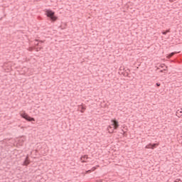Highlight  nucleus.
<instances>
[{
  "label": "nucleus",
  "instance_id": "f257e3e1",
  "mask_svg": "<svg viewBox=\"0 0 182 182\" xmlns=\"http://www.w3.org/2000/svg\"><path fill=\"white\" fill-rule=\"evenodd\" d=\"M111 122H112V124H110L107 127V130L109 133H113L114 130H117V129L119 128V122H117V120L112 119Z\"/></svg>",
  "mask_w": 182,
  "mask_h": 182
},
{
  "label": "nucleus",
  "instance_id": "f03ea898",
  "mask_svg": "<svg viewBox=\"0 0 182 182\" xmlns=\"http://www.w3.org/2000/svg\"><path fill=\"white\" fill-rule=\"evenodd\" d=\"M46 15L50 18L51 22H55V21H58V16H55V11L52 10H46Z\"/></svg>",
  "mask_w": 182,
  "mask_h": 182
},
{
  "label": "nucleus",
  "instance_id": "7ed1b4c3",
  "mask_svg": "<svg viewBox=\"0 0 182 182\" xmlns=\"http://www.w3.org/2000/svg\"><path fill=\"white\" fill-rule=\"evenodd\" d=\"M21 116L23 119H25V120H27V122H35V118L32 117H29V115H28V114L25 112L21 114Z\"/></svg>",
  "mask_w": 182,
  "mask_h": 182
},
{
  "label": "nucleus",
  "instance_id": "20e7f679",
  "mask_svg": "<svg viewBox=\"0 0 182 182\" xmlns=\"http://www.w3.org/2000/svg\"><path fill=\"white\" fill-rule=\"evenodd\" d=\"M157 146H159L157 144H149L145 146V149H151L152 150H154V149H156V147H157Z\"/></svg>",
  "mask_w": 182,
  "mask_h": 182
},
{
  "label": "nucleus",
  "instance_id": "39448f33",
  "mask_svg": "<svg viewBox=\"0 0 182 182\" xmlns=\"http://www.w3.org/2000/svg\"><path fill=\"white\" fill-rule=\"evenodd\" d=\"M78 107H79L81 113H84L85 110H86V106L83 105V104L81 105H79Z\"/></svg>",
  "mask_w": 182,
  "mask_h": 182
},
{
  "label": "nucleus",
  "instance_id": "423d86ee",
  "mask_svg": "<svg viewBox=\"0 0 182 182\" xmlns=\"http://www.w3.org/2000/svg\"><path fill=\"white\" fill-rule=\"evenodd\" d=\"M89 159V157L87 156V155H84L83 156H82L80 158V160L82 161V163H86L85 160H87Z\"/></svg>",
  "mask_w": 182,
  "mask_h": 182
},
{
  "label": "nucleus",
  "instance_id": "0eeeda50",
  "mask_svg": "<svg viewBox=\"0 0 182 182\" xmlns=\"http://www.w3.org/2000/svg\"><path fill=\"white\" fill-rule=\"evenodd\" d=\"M176 116H178V117H181V116H182V108H181L180 109H178L176 111Z\"/></svg>",
  "mask_w": 182,
  "mask_h": 182
},
{
  "label": "nucleus",
  "instance_id": "6e6552de",
  "mask_svg": "<svg viewBox=\"0 0 182 182\" xmlns=\"http://www.w3.org/2000/svg\"><path fill=\"white\" fill-rule=\"evenodd\" d=\"M174 55H176V53L173 52L171 53L168 55H167V59H170V58H172V56H174Z\"/></svg>",
  "mask_w": 182,
  "mask_h": 182
},
{
  "label": "nucleus",
  "instance_id": "1a4fd4ad",
  "mask_svg": "<svg viewBox=\"0 0 182 182\" xmlns=\"http://www.w3.org/2000/svg\"><path fill=\"white\" fill-rule=\"evenodd\" d=\"M23 164L24 166H28V164H29V160L28 159V157L26 158Z\"/></svg>",
  "mask_w": 182,
  "mask_h": 182
},
{
  "label": "nucleus",
  "instance_id": "9d476101",
  "mask_svg": "<svg viewBox=\"0 0 182 182\" xmlns=\"http://www.w3.org/2000/svg\"><path fill=\"white\" fill-rule=\"evenodd\" d=\"M168 32H170V30H166L165 31H162V35H167V33H168Z\"/></svg>",
  "mask_w": 182,
  "mask_h": 182
},
{
  "label": "nucleus",
  "instance_id": "9b49d317",
  "mask_svg": "<svg viewBox=\"0 0 182 182\" xmlns=\"http://www.w3.org/2000/svg\"><path fill=\"white\" fill-rule=\"evenodd\" d=\"M123 75L124 76L129 77V73H124Z\"/></svg>",
  "mask_w": 182,
  "mask_h": 182
},
{
  "label": "nucleus",
  "instance_id": "f8f14e48",
  "mask_svg": "<svg viewBox=\"0 0 182 182\" xmlns=\"http://www.w3.org/2000/svg\"><path fill=\"white\" fill-rule=\"evenodd\" d=\"M43 48L40 47V48H36V52H39V50H41V49H43Z\"/></svg>",
  "mask_w": 182,
  "mask_h": 182
},
{
  "label": "nucleus",
  "instance_id": "ddd939ff",
  "mask_svg": "<svg viewBox=\"0 0 182 182\" xmlns=\"http://www.w3.org/2000/svg\"><path fill=\"white\" fill-rule=\"evenodd\" d=\"M174 182H182L180 178H177L174 181Z\"/></svg>",
  "mask_w": 182,
  "mask_h": 182
},
{
  "label": "nucleus",
  "instance_id": "4468645a",
  "mask_svg": "<svg viewBox=\"0 0 182 182\" xmlns=\"http://www.w3.org/2000/svg\"><path fill=\"white\" fill-rule=\"evenodd\" d=\"M156 86L157 87H160V86L161 85V84H160V82H156Z\"/></svg>",
  "mask_w": 182,
  "mask_h": 182
},
{
  "label": "nucleus",
  "instance_id": "2eb2a0df",
  "mask_svg": "<svg viewBox=\"0 0 182 182\" xmlns=\"http://www.w3.org/2000/svg\"><path fill=\"white\" fill-rule=\"evenodd\" d=\"M130 72V69H127V70H125V73H129Z\"/></svg>",
  "mask_w": 182,
  "mask_h": 182
},
{
  "label": "nucleus",
  "instance_id": "dca6fc26",
  "mask_svg": "<svg viewBox=\"0 0 182 182\" xmlns=\"http://www.w3.org/2000/svg\"><path fill=\"white\" fill-rule=\"evenodd\" d=\"M86 173H92V170H88V171H86Z\"/></svg>",
  "mask_w": 182,
  "mask_h": 182
},
{
  "label": "nucleus",
  "instance_id": "f3484780",
  "mask_svg": "<svg viewBox=\"0 0 182 182\" xmlns=\"http://www.w3.org/2000/svg\"><path fill=\"white\" fill-rule=\"evenodd\" d=\"M95 170H96V167L92 168V171H95Z\"/></svg>",
  "mask_w": 182,
  "mask_h": 182
},
{
  "label": "nucleus",
  "instance_id": "a211bd4d",
  "mask_svg": "<svg viewBox=\"0 0 182 182\" xmlns=\"http://www.w3.org/2000/svg\"><path fill=\"white\" fill-rule=\"evenodd\" d=\"M35 45L38 46V45H39V43H35Z\"/></svg>",
  "mask_w": 182,
  "mask_h": 182
},
{
  "label": "nucleus",
  "instance_id": "6ab92c4d",
  "mask_svg": "<svg viewBox=\"0 0 182 182\" xmlns=\"http://www.w3.org/2000/svg\"><path fill=\"white\" fill-rule=\"evenodd\" d=\"M160 72H161V73H163V70H161Z\"/></svg>",
  "mask_w": 182,
  "mask_h": 182
},
{
  "label": "nucleus",
  "instance_id": "aec40b11",
  "mask_svg": "<svg viewBox=\"0 0 182 182\" xmlns=\"http://www.w3.org/2000/svg\"><path fill=\"white\" fill-rule=\"evenodd\" d=\"M36 42H38V40H36Z\"/></svg>",
  "mask_w": 182,
  "mask_h": 182
},
{
  "label": "nucleus",
  "instance_id": "412c9836",
  "mask_svg": "<svg viewBox=\"0 0 182 182\" xmlns=\"http://www.w3.org/2000/svg\"><path fill=\"white\" fill-rule=\"evenodd\" d=\"M164 70H166V69H164Z\"/></svg>",
  "mask_w": 182,
  "mask_h": 182
}]
</instances>
